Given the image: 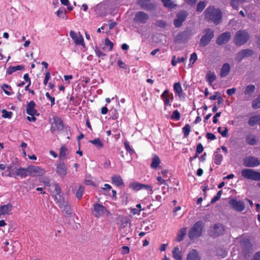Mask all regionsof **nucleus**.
Returning <instances> with one entry per match:
<instances>
[{
    "instance_id": "obj_1",
    "label": "nucleus",
    "mask_w": 260,
    "mask_h": 260,
    "mask_svg": "<svg viewBox=\"0 0 260 260\" xmlns=\"http://www.w3.org/2000/svg\"><path fill=\"white\" fill-rule=\"evenodd\" d=\"M205 18L208 21H211L216 25L219 24L222 18V13L218 9L213 6L208 7L204 12Z\"/></svg>"
},
{
    "instance_id": "obj_2",
    "label": "nucleus",
    "mask_w": 260,
    "mask_h": 260,
    "mask_svg": "<svg viewBox=\"0 0 260 260\" xmlns=\"http://www.w3.org/2000/svg\"><path fill=\"white\" fill-rule=\"evenodd\" d=\"M249 38L248 32L245 30H240L238 31L234 38L235 44L238 46H241L245 44Z\"/></svg>"
},
{
    "instance_id": "obj_3",
    "label": "nucleus",
    "mask_w": 260,
    "mask_h": 260,
    "mask_svg": "<svg viewBox=\"0 0 260 260\" xmlns=\"http://www.w3.org/2000/svg\"><path fill=\"white\" fill-rule=\"evenodd\" d=\"M54 191L53 192L54 198L56 201L57 204L60 208L66 205L68 203V201L64 199L60 193V188L57 184L53 185Z\"/></svg>"
},
{
    "instance_id": "obj_4",
    "label": "nucleus",
    "mask_w": 260,
    "mask_h": 260,
    "mask_svg": "<svg viewBox=\"0 0 260 260\" xmlns=\"http://www.w3.org/2000/svg\"><path fill=\"white\" fill-rule=\"evenodd\" d=\"M202 225L200 222H196L190 229L188 233V237L190 239L192 240L200 237L202 234Z\"/></svg>"
},
{
    "instance_id": "obj_5",
    "label": "nucleus",
    "mask_w": 260,
    "mask_h": 260,
    "mask_svg": "<svg viewBox=\"0 0 260 260\" xmlns=\"http://www.w3.org/2000/svg\"><path fill=\"white\" fill-rule=\"evenodd\" d=\"M204 34L200 42V45L202 47H205L208 45L214 37V31L210 28L205 29Z\"/></svg>"
},
{
    "instance_id": "obj_6",
    "label": "nucleus",
    "mask_w": 260,
    "mask_h": 260,
    "mask_svg": "<svg viewBox=\"0 0 260 260\" xmlns=\"http://www.w3.org/2000/svg\"><path fill=\"white\" fill-rule=\"evenodd\" d=\"M241 175L244 178L259 181L260 180V173L250 169H245L241 171Z\"/></svg>"
},
{
    "instance_id": "obj_7",
    "label": "nucleus",
    "mask_w": 260,
    "mask_h": 260,
    "mask_svg": "<svg viewBox=\"0 0 260 260\" xmlns=\"http://www.w3.org/2000/svg\"><path fill=\"white\" fill-rule=\"evenodd\" d=\"M93 214L96 217L99 218L104 215H109L110 213L102 205L96 203L93 205Z\"/></svg>"
},
{
    "instance_id": "obj_8",
    "label": "nucleus",
    "mask_w": 260,
    "mask_h": 260,
    "mask_svg": "<svg viewBox=\"0 0 260 260\" xmlns=\"http://www.w3.org/2000/svg\"><path fill=\"white\" fill-rule=\"evenodd\" d=\"M69 35L76 45L85 46L83 37L80 32H75L71 30L70 31Z\"/></svg>"
},
{
    "instance_id": "obj_9",
    "label": "nucleus",
    "mask_w": 260,
    "mask_h": 260,
    "mask_svg": "<svg viewBox=\"0 0 260 260\" xmlns=\"http://www.w3.org/2000/svg\"><path fill=\"white\" fill-rule=\"evenodd\" d=\"M28 175L32 177L40 176L45 173V171L39 166H29L27 167Z\"/></svg>"
},
{
    "instance_id": "obj_10",
    "label": "nucleus",
    "mask_w": 260,
    "mask_h": 260,
    "mask_svg": "<svg viewBox=\"0 0 260 260\" xmlns=\"http://www.w3.org/2000/svg\"><path fill=\"white\" fill-rule=\"evenodd\" d=\"M253 54L254 52L252 50L249 49H243L237 53L235 60L239 62L244 58L250 57Z\"/></svg>"
},
{
    "instance_id": "obj_11",
    "label": "nucleus",
    "mask_w": 260,
    "mask_h": 260,
    "mask_svg": "<svg viewBox=\"0 0 260 260\" xmlns=\"http://www.w3.org/2000/svg\"><path fill=\"white\" fill-rule=\"evenodd\" d=\"M231 207L236 211L241 212L244 210L245 205L243 202L232 199L229 202Z\"/></svg>"
},
{
    "instance_id": "obj_12",
    "label": "nucleus",
    "mask_w": 260,
    "mask_h": 260,
    "mask_svg": "<svg viewBox=\"0 0 260 260\" xmlns=\"http://www.w3.org/2000/svg\"><path fill=\"white\" fill-rule=\"evenodd\" d=\"M260 165V159L248 156L243 159V165L246 167H254Z\"/></svg>"
},
{
    "instance_id": "obj_13",
    "label": "nucleus",
    "mask_w": 260,
    "mask_h": 260,
    "mask_svg": "<svg viewBox=\"0 0 260 260\" xmlns=\"http://www.w3.org/2000/svg\"><path fill=\"white\" fill-rule=\"evenodd\" d=\"M54 123L52 124L50 128L51 132L54 133L55 130L61 131L63 128L62 121L61 118L58 117H55L53 118Z\"/></svg>"
},
{
    "instance_id": "obj_14",
    "label": "nucleus",
    "mask_w": 260,
    "mask_h": 260,
    "mask_svg": "<svg viewBox=\"0 0 260 260\" xmlns=\"http://www.w3.org/2000/svg\"><path fill=\"white\" fill-rule=\"evenodd\" d=\"M231 38V33L230 32H225L219 36L217 39L216 43L219 45L224 44L230 40Z\"/></svg>"
},
{
    "instance_id": "obj_15",
    "label": "nucleus",
    "mask_w": 260,
    "mask_h": 260,
    "mask_svg": "<svg viewBox=\"0 0 260 260\" xmlns=\"http://www.w3.org/2000/svg\"><path fill=\"white\" fill-rule=\"evenodd\" d=\"M149 19L148 15L143 12H139L136 14L134 20L140 23H145Z\"/></svg>"
},
{
    "instance_id": "obj_16",
    "label": "nucleus",
    "mask_w": 260,
    "mask_h": 260,
    "mask_svg": "<svg viewBox=\"0 0 260 260\" xmlns=\"http://www.w3.org/2000/svg\"><path fill=\"white\" fill-rule=\"evenodd\" d=\"M161 98L163 99L165 105H171L170 103L172 102L173 100V94L170 93L168 89H166L163 92L161 95Z\"/></svg>"
},
{
    "instance_id": "obj_17",
    "label": "nucleus",
    "mask_w": 260,
    "mask_h": 260,
    "mask_svg": "<svg viewBox=\"0 0 260 260\" xmlns=\"http://www.w3.org/2000/svg\"><path fill=\"white\" fill-rule=\"evenodd\" d=\"M187 16L185 11H181L177 15V18L174 20V24L176 27H179L182 25V22L185 20Z\"/></svg>"
},
{
    "instance_id": "obj_18",
    "label": "nucleus",
    "mask_w": 260,
    "mask_h": 260,
    "mask_svg": "<svg viewBox=\"0 0 260 260\" xmlns=\"http://www.w3.org/2000/svg\"><path fill=\"white\" fill-rule=\"evenodd\" d=\"M12 210V206L10 204L4 205L0 206V218L4 216L9 215Z\"/></svg>"
},
{
    "instance_id": "obj_19",
    "label": "nucleus",
    "mask_w": 260,
    "mask_h": 260,
    "mask_svg": "<svg viewBox=\"0 0 260 260\" xmlns=\"http://www.w3.org/2000/svg\"><path fill=\"white\" fill-rule=\"evenodd\" d=\"M56 173L62 178H64L67 174V168L63 162L59 163L56 167Z\"/></svg>"
},
{
    "instance_id": "obj_20",
    "label": "nucleus",
    "mask_w": 260,
    "mask_h": 260,
    "mask_svg": "<svg viewBox=\"0 0 260 260\" xmlns=\"http://www.w3.org/2000/svg\"><path fill=\"white\" fill-rule=\"evenodd\" d=\"M224 231L223 227L222 225H215L211 230L212 236L217 237L221 235Z\"/></svg>"
},
{
    "instance_id": "obj_21",
    "label": "nucleus",
    "mask_w": 260,
    "mask_h": 260,
    "mask_svg": "<svg viewBox=\"0 0 260 260\" xmlns=\"http://www.w3.org/2000/svg\"><path fill=\"white\" fill-rule=\"evenodd\" d=\"M173 89L175 93L180 98H184V93L181 85L180 82H176L174 84Z\"/></svg>"
},
{
    "instance_id": "obj_22",
    "label": "nucleus",
    "mask_w": 260,
    "mask_h": 260,
    "mask_svg": "<svg viewBox=\"0 0 260 260\" xmlns=\"http://www.w3.org/2000/svg\"><path fill=\"white\" fill-rule=\"evenodd\" d=\"M231 70V66L228 63H224L221 67L220 71V76L224 77L230 73Z\"/></svg>"
},
{
    "instance_id": "obj_23",
    "label": "nucleus",
    "mask_w": 260,
    "mask_h": 260,
    "mask_svg": "<svg viewBox=\"0 0 260 260\" xmlns=\"http://www.w3.org/2000/svg\"><path fill=\"white\" fill-rule=\"evenodd\" d=\"M35 103L30 101L28 104L26 109L27 113L31 116L38 115L37 111L35 109Z\"/></svg>"
},
{
    "instance_id": "obj_24",
    "label": "nucleus",
    "mask_w": 260,
    "mask_h": 260,
    "mask_svg": "<svg viewBox=\"0 0 260 260\" xmlns=\"http://www.w3.org/2000/svg\"><path fill=\"white\" fill-rule=\"evenodd\" d=\"M186 260H201V258L197 251L192 249L188 252Z\"/></svg>"
},
{
    "instance_id": "obj_25",
    "label": "nucleus",
    "mask_w": 260,
    "mask_h": 260,
    "mask_svg": "<svg viewBox=\"0 0 260 260\" xmlns=\"http://www.w3.org/2000/svg\"><path fill=\"white\" fill-rule=\"evenodd\" d=\"M15 175L18 176L21 178H24L28 175L27 168H19L18 169H17L15 170Z\"/></svg>"
},
{
    "instance_id": "obj_26",
    "label": "nucleus",
    "mask_w": 260,
    "mask_h": 260,
    "mask_svg": "<svg viewBox=\"0 0 260 260\" xmlns=\"http://www.w3.org/2000/svg\"><path fill=\"white\" fill-rule=\"evenodd\" d=\"M173 257L176 260H182V251L178 247H175L172 251Z\"/></svg>"
},
{
    "instance_id": "obj_27",
    "label": "nucleus",
    "mask_w": 260,
    "mask_h": 260,
    "mask_svg": "<svg viewBox=\"0 0 260 260\" xmlns=\"http://www.w3.org/2000/svg\"><path fill=\"white\" fill-rule=\"evenodd\" d=\"M187 233V228H184L181 229L178 234L176 237V240L178 242L181 241L184 237L186 236Z\"/></svg>"
},
{
    "instance_id": "obj_28",
    "label": "nucleus",
    "mask_w": 260,
    "mask_h": 260,
    "mask_svg": "<svg viewBox=\"0 0 260 260\" xmlns=\"http://www.w3.org/2000/svg\"><path fill=\"white\" fill-rule=\"evenodd\" d=\"M112 183L116 186H120L123 185V182L120 176L115 175L112 177Z\"/></svg>"
},
{
    "instance_id": "obj_29",
    "label": "nucleus",
    "mask_w": 260,
    "mask_h": 260,
    "mask_svg": "<svg viewBox=\"0 0 260 260\" xmlns=\"http://www.w3.org/2000/svg\"><path fill=\"white\" fill-rule=\"evenodd\" d=\"M89 142L94 145L99 149H101L104 146L103 142L99 138H95L94 140H90Z\"/></svg>"
},
{
    "instance_id": "obj_30",
    "label": "nucleus",
    "mask_w": 260,
    "mask_h": 260,
    "mask_svg": "<svg viewBox=\"0 0 260 260\" xmlns=\"http://www.w3.org/2000/svg\"><path fill=\"white\" fill-rule=\"evenodd\" d=\"M24 67L22 65H18L15 67H10L7 70V74L8 75L12 74L13 72L24 69Z\"/></svg>"
},
{
    "instance_id": "obj_31",
    "label": "nucleus",
    "mask_w": 260,
    "mask_h": 260,
    "mask_svg": "<svg viewBox=\"0 0 260 260\" xmlns=\"http://www.w3.org/2000/svg\"><path fill=\"white\" fill-rule=\"evenodd\" d=\"M255 87L253 84H250L246 86L244 90V94L251 96L252 93L255 91Z\"/></svg>"
},
{
    "instance_id": "obj_32",
    "label": "nucleus",
    "mask_w": 260,
    "mask_h": 260,
    "mask_svg": "<svg viewBox=\"0 0 260 260\" xmlns=\"http://www.w3.org/2000/svg\"><path fill=\"white\" fill-rule=\"evenodd\" d=\"M160 162V160L158 156L155 155L152 159V161L151 164V167L152 169H156L157 168L160 167L159 166Z\"/></svg>"
},
{
    "instance_id": "obj_33",
    "label": "nucleus",
    "mask_w": 260,
    "mask_h": 260,
    "mask_svg": "<svg viewBox=\"0 0 260 260\" xmlns=\"http://www.w3.org/2000/svg\"><path fill=\"white\" fill-rule=\"evenodd\" d=\"M216 75L214 73L209 72L206 75L207 81L211 84L212 83L216 80Z\"/></svg>"
},
{
    "instance_id": "obj_34",
    "label": "nucleus",
    "mask_w": 260,
    "mask_h": 260,
    "mask_svg": "<svg viewBox=\"0 0 260 260\" xmlns=\"http://www.w3.org/2000/svg\"><path fill=\"white\" fill-rule=\"evenodd\" d=\"M84 191V187L81 185L79 186L77 190H75L74 193L76 197L80 200L81 199L83 193Z\"/></svg>"
},
{
    "instance_id": "obj_35",
    "label": "nucleus",
    "mask_w": 260,
    "mask_h": 260,
    "mask_svg": "<svg viewBox=\"0 0 260 260\" xmlns=\"http://www.w3.org/2000/svg\"><path fill=\"white\" fill-rule=\"evenodd\" d=\"M246 141L248 144L251 145H253L256 143L255 137L250 135L246 136Z\"/></svg>"
},
{
    "instance_id": "obj_36",
    "label": "nucleus",
    "mask_w": 260,
    "mask_h": 260,
    "mask_svg": "<svg viewBox=\"0 0 260 260\" xmlns=\"http://www.w3.org/2000/svg\"><path fill=\"white\" fill-rule=\"evenodd\" d=\"M141 186L142 183L137 182H132L129 185V187L131 189L137 191L141 190Z\"/></svg>"
},
{
    "instance_id": "obj_37",
    "label": "nucleus",
    "mask_w": 260,
    "mask_h": 260,
    "mask_svg": "<svg viewBox=\"0 0 260 260\" xmlns=\"http://www.w3.org/2000/svg\"><path fill=\"white\" fill-rule=\"evenodd\" d=\"M164 6L168 8H173L176 6V4L172 0H162Z\"/></svg>"
},
{
    "instance_id": "obj_38",
    "label": "nucleus",
    "mask_w": 260,
    "mask_h": 260,
    "mask_svg": "<svg viewBox=\"0 0 260 260\" xmlns=\"http://www.w3.org/2000/svg\"><path fill=\"white\" fill-rule=\"evenodd\" d=\"M17 169L14 166L10 165L7 167V171L8 172V174L7 176L9 177H14L15 176V170Z\"/></svg>"
},
{
    "instance_id": "obj_39",
    "label": "nucleus",
    "mask_w": 260,
    "mask_h": 260,
    "mask_svg": "<svg viewBox=\"0 0 260 260\" xmlns=\"http://www.w3.org/2000/svg\"><path fill=\"white\" fill-rule=\"evenodd\" d=\"M68 150L64 146H62L60 148L59 156L60 158H64L68 154Z\"/></svg>"
},
{
    "instance_id": "obj_40",
    "label": "nucleus",
    "mask_w": 260,
    "mask_h": 260,
    "mask_svg": "<svg viewBox=\"0 0 260 260\" xmlns=\"http://www.w3.org/2000/svg\"><path fill=\"white\" fill-rule=\"evenodd\" d=\"M185 59H186V58H185L184 57H178L176 58L175 56H174L172 57L171 63L173 66H176L177 63H180L181 62H183Z\"/></svg>"
},
{
    "instance_id": "obj_41",
    "label": "nucleus",
    "mask_w": 260,
    "mask_h": 260,
    "mask_svg": "<svg viewBox=\"0 0 260 260\" xmlns=\"http://www.w3.org/2000/svg\"><path fill=\"white\" fill-rule=\"evenodd\" d=\"M222 159L223 156L222 154L218 153L217 151L214 156V162L216 165H219L221 163Z\"/></svg>"
},
{
    "instance_id": "obj_42",
    "label": "nucleus",
    "mask_w": 260,
    "mask_h": 260,
    "mask_svg": "<svg viewBox=\"0 0 260 260\" xmlns=\"http://www.w3.org/2000/svg\"><path fill=\"white\" fill-rule=\"evenodd\" d=\"M259 120V117L258 116H253L251 117L248 120V124L253 126L255 125Z\"/></svg>"
},
{
    "instance_id": "obj_43",
    "label": "nucleus",
    "mask_w": 260,
    "mask_h": 260,
    "mask_svg": "<svg viewBox=\"0 0 260 260\" xmlns=\"http://www.w3.org/2000/svg\"><path fill=\"white\" fill-rule=\"evenodd\" d=\"M141 189H145L146 190L148 193L152 194L153 192V190L152 186L151 185L142 184L141 187Z\"/></svg>"
},
{
    "instance_id": "obj_44",
    "label": "nucleus",
    "mask_w": 260,
    "mask_h": 260,
    "mask_svg": "<svg viewBox=\"0 0 260 260\" xmlns=\"http://www.w3.org/2000/svg\"><path fill=\"white\" fill-rule=\"evenodd\" d=\"M2 88L6 94L10 95L12 94V92H11L12 89L8 84H4L2 86Z\"/></svg>"
},
{
    "instance_id": "obj_45",
    "label": "nucleus",
    "mask_w": 260,
    "mask_h": 260,
    "mask_svg": "<svg viewBox=\"0 0 260 260\" xmlns=\"http://www.w3.org/2000/svg\"><path fill=\"white\" fill-rule=\"evenodd\" d=\"M252 107L254 109L260 107V95L252 101Z\"/></svg>"
},
{
    "instance_id": "obj_46",
    "label": "nucleus",
    "mask_w": 260,
    "mask_h": 260,
    "mask_svg": "<svg viewBox=\"0 0 260 260\" xmlns=\"http://www.w3.org/2000/svg\"><path fill=\"white\" fill-rule=\"evenodd\" d=\"M63 211L65 212L66 214L68 216H70L72 215V212L70 206L69 205L68 203L66 204V205L63 206L62 207Z\"/></svg>"
},
{
    "instance_id": "obj_47",
    "label": "nucleus",
    "mask_w": 260,
    "mask_h": 260,
    "mask_svg": "<svg viewBox=\"0 0 260 260\" xmlns=\"http://www.w3.org/2000/svg\"><path fill=\"white\" fill-rule=\"evenodd\" d=\"M2 113V117L4 118H11L13 114L12 112H8L5 109H3Z\"/></svg>"
},
{
    "instance_id": "obj_48",
    "label": "nucleus",
    "mask_w": 260,
    "mask_h": 260,
    "mask_svg": "<svg viewBox=\"0 0 260 260\" xmlns=\"http://www.w3.org/2000/svg\"><path fill=\"white\" fill-rule=\"evenodd\" d=\"M190 132V127L189 124H186L183 128V132L184 133V137L186 138Z\"/></svg>"
},
{
    "instance_id": "obj_49",
    "label": "nucleus",
    "mask_w": 260,
    "mask_h": 260,
    "mask_svg": "<svg viewBox=\"0 0 260 260\" xmlns=\"http://www.w3.org/2000/svg\"><path fill=\"white\" fill-rule=\"evenodd\" d=\"M206 7V3L204 2H199L197 7V11L198 12H202Z\"/></svg>"
},
{
    "instance_id": "obj_50",
    "label": "nucleus",
    "mask_w": 260,
    "mask_h": 260,
    "mask_svg": "<svg viewBox=\"0 0 260 260\" xmlns=\"http://www.w3.org/2000/svg\"><path fill=\"white\" fill-rule=\"evenodd\" d=\"M217 131L219 133H220L222 137H226L228 135V128L225 127V129L223 131H222L221 127H218Z\"/></svg>"
},
{
    "instance_id": "obj_51",
    "label": "nucleus",
    "mask_w": 260,
    "mask_h": 260,
    "mask_svg": "<svg viewBox=\"0 0 260 260\" xmlns=\"http://www.w3.org/2000/svg\"><path fill=\"white\" fill-rule=\"evenodd\" d=\"M197 54L196 53H193L192 54H191L189 59L190 63L189 64V66H190L191 64H193L194 62L197 60Z\"/></svg>"
},
{
    "instance_id": "obj_52",
    "label": "nucleus",
    "mask_w": 260,
    "mask_h": 260,
    "mask_svg": "<svg viewBox=\"0 0 260 260\" xmlns=\"http://www.w3.org/2000/svg\"><path fill=\"white\" fill-rule=\"evenodd\" d=\"M222 193V190H219L217 194L211 200V203H214L217 201H218L221 197V196Z\"/></svg>"
},
{
    "instance_id": "obj_53",
    "label": "nucleus",
    "mask_w": 260,
    "mask_h": 260,
    "mask_svg": "<svg viewBox=\"0 0 260 260\" xmlns=\"http://www.w3.org/2000/svg\"><path fill=\"white\" fill-rule=\"evenodd\" d=\"M105 44L106 46L109 47V50H112L113 47V43L108 38L105 39Z\"/></svg>"
},
{
    "instance_id": "obj_54",
    "label": "nucleus",
    "mask_w": 260,
    "mask_h": 260,
    "mask_svg": "<svg viewBox=\"0 0 260 260\" xmlns=\"http://www.w3.org/2000/svg\"><path fill=\"white\" fill-rule=\"evenodd\" d=\"M217 255L223 258L227 255V251L224 249H220L217 252Z\"/></svg>"
},
{
    "instance_id": "obj_55",
    "label": "nucleus",
    "mask_w": 260,
    "mask_h": 260,
    "mask_svg": "<svg viewBox=\"0 0 260 260\" xmlns=\"http://www.w3.org/2000/svg\"><path fill=\"white\" fill-rule=\"evenodd\" d=\"M171 118L174 119L179 120L180 118L179 112L177 110H175L173 112Z\"/></svg>"
},
{
    "instance_id": "obj_56",
    "label": "nucleus",
    "mask_w": 260,
    "mask_h": 260,
    "mask_svg": "<svg viewBox=\"0 0 260 260\" xmlns=\"http://www.w3.org/2000/svg\"><path fill=\"white\" fill-rule=\"evenodd\" d=\"M240 1L243 2L244 0H231V5L234 9H237L239 6L238 2Z\"/></svg>"
},
{
    "instance_id": "obj_57",
    "label": "nucleus",
    "mask_w": 260,
    "mask_h": 260,
    "mask_svg": "<svg viewBox=\"0 0 260 260\" xmlns=\"http://www.w3.org/2000/svg\"><path fill=\"white\" fill-rule=\"evenodd\" d=\"M129 252V248L128 247L124 246L121 247V253L124 255Z\"/></svg>"
},
{
    "instance_id": "obj_58",
    "label": "nucleus",
    "mask_w": 260,
    "mask_h": 260,
    "mask_svg": "<svg viewBox=\"0 0 260 260\" xmlns=\"http://www.w3.org/2000/svg\"><path fill=\"white\" fill-rule=\"evenodd\" d=\"M206 137L208 139L210 140H214L216 138L215 136L213 134L210 133H207L206 135Z\"/></svg>"
},
{
    "instance_id": "obj_59",
    "label": "nucleus",
    "mask_w": 260,
    "mask_h": 260,
    "mask_svg": "<svg viewBox=\"0 0 260 260\" xmlns=\"http://www.w3.org/2000/svg\"><path fill=\"white\" fill-rule=\"evenodd\" d=\"M124 146L126 150L129 152L131 154L133 153L134 152V151L130 147L129 144L127 142H125L124 143Z\"/></svg>"
},
{
    "instance_id": "obj_60",
    "label": "nucleus",
    "mask_w": 260,
    "mask_h": 260,
    "mask_svg": "<svg viewBox=\"0 0 260 260\" xmlns=\"http://www.w3.org/2000/svg\"><path fill=\"white\" fill-rule=\"evenodd\" d=\"M142 209H138V208H133L131 210V212L134 214H138L139 215L140 213V212L141 211Z\"/></svg>"
},
{
    "instance_id": "obj_61",
    "label": "nucleus",
    "mask_w": 260,
    "mask_h": 260,
    "mask_svg": "<svg viewBox=\"0 0 260 260\" xmlns=\"http://www.w3.org/2000/svg\"><path fill=\"white\" fill-rule=\"evenodd\" d=\"M46 97L48 98L51 103V105H53L55 104V99L53 97H51L48 92H46L45 94Z\"/></svg>"
},
{
    "instance_id": "obj_62",
    "label": "nucleus",
    "mask_w": 260,
    "mask_h": 260,
    "mask_svg": "<svg viewBox=\"0 0 260 260\" xmlns=\"http://www.w3.org/2000/svg\"><path fill=\"white\" fill-rule=\"evenodd\" d=\"M50 78V74L49 72H48L46 74L45 78L44 80V84L45 85H46L47 84L48 81L49 80Z\"/></svg>"
},
{
    "instance_id": "obj_63",
    "label": "nucleus",
    "mask_w": 260,
    "mask_h": 260,
    "mask_svg": "<svg viewBox=\"0 0 260 260\" xmlns=\"http://www.w3.org/2000/svg\"><path fill=\"white\" fill-rule=\"evenodd\" d=\"M203 146L201 144H199L198 145H197V152L198 153H201L203 152Z\"/></svg>"
},
{
    "instance_id": "obj_64",
    "label": "nucleus",
    "mask_w": 260,
    "mask_h": 260,
    "mask_svg": "<svg viewBox=\"0 0 260 260\" xmlns=\"http://www.w3.org/2000/svg\"><path fill=\"white\" fill-rule=\"evenodd\" d=\"M253 260H260V251H258L255 253Z\"/></svg>"
}]
</instances>
